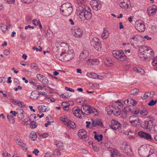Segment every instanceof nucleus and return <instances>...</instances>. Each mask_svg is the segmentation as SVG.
I'll use <instances>...</instances> for the list:
<instances>
[{
  "instance_id": "4d7b16f0",
  "label": "nucleus",
  "mask_w": 157,
  "mask_h": 157,
  "mask_svg": "<svg viewBox=\"0 0 157 157\" xmlns=\"http://www.w3.org/2000/svg\"><path fill=\"white\" fill-rule=\"evenodd\" d=\"M20 37L22 40H24L26 38V35L23 32H22L20 34Z\"/></svg>"
},
{
  "instance_id": "37998d69",
  "label": "nucleus",
  "mask_w": 157,
  "mask_h": 157,
  "mask_svg": "<svg viewBox=\"0 0 157 157\" xmlns=\"http://www.w3.org/2000/svg\"><path fill=\"white\" fill-rule=\"evenodd\" d=\"M30 128H34L36 127L37 125H36V123L34 121H31L30 123Z\"/></svg>"
},
{
  "instance_id": "4be33fe9",
  "label": "nucleus",
  "mask_w": 157,
  "mask_h": 157,
  "mask_svg": "<svg viewBox=\"0 0 157 157\" xmlns=\"http://www.w3.org/2000/svg\"><path fill=\"white\" fill-rule=\"evenodd\" d=\"M61 105L63 107V109L65 111H67L69 109L70 104L67 101L63 102L61 104Z\"/></svg>"
},
{
  "instance_id": "680f3d73",
  "label": "nucleus",
  "mask_w": 157,
  "mask_h": 157,
  "mask_svg": "<svg viewBox=\"0 0 157 157\" xmlns=\"http://www.w3.org/2000/svg\"><path fill=\"white\" fill-rule=\"evenodd\" d=\"M1 30L2 32H5L6 30L8 28L7 27H6L5 26H1Z\"/></svg>"
},
{
  "instance_id": "6ab92c4d",
  "label": "nucleus",
  "mask_w": 157,
  "mask_h": 157,
  "mask_svg": "<svg viewBox=\"0 0 157 157\" xmlns=\"http://www.w3.org/2000/svg\"><path fill=\"white\" fill-rule=\"evenodd\" d=\"M104 63L107 67L112 66L113 65V61L110 58H105L104 59Z\"/></svg>"
},
{
  "instance_id": "09e8293b",
  "label": "nucleus",
  "mask_w": 157,
  "mask_h": 157,
  "mask_svg": "<svg viewBox=\"0 0 157 157\" xmlns=\"http://www.w3.org/2000/svg\"><path fill=\"white\" fill-rule=\"evenodd\" d=\"M149 92H146L144 93V95L141 96V98L143 99H145L148 98Z\"/></svg>"
},
{
  "instance_id": "0e129e2a",
  "label": "nucleus",
  "mask_w": 157,
  "mask_h": 157,
  "mask_svg": "<svg viewBox=\"0 0 157 157\" xmlns=\"http://www.w3.org/2000/svg\"><path fill=\"white\" fill-rule=\"evenodd\" d=\"M39 151L37 149H35L33 151V154H34L36 155H38V153H39Z\"/></svg>"
},
{
  "instance_id": "f3484780",
  "label": "nucleus",
  "mask_w": 157,
  "mask_h": 157,
  "mask_svg": "<svg viewBox=\"0 0 157 157\" xmlns=\"http://www.w3.org/2000/svg\"><path fill=\"white\" fill-rule=\"evenodd\" d=\"M90 105H82L81 107V110L83 111V113L86 115H89Z\"/></svg>"
},
{
  "instance_id": "9b49d317",
  "label": "nucleus",
  "mask_w": 157,
  "mask_h": 157,
  "mask_svg": "<svg viewBox=\"0 0 157 157\" xmlns=\"http://www.w3.org/2000/svg\"><path fill=\"white\" fill-rule=\"evenodd\" d=\"M83 32L82 30L78 28H75L72 32L73 34L77 38H80L82 35Z\"/></svg>"
},
{
  "instance_id": "2f4dec72",
  "label": "nucleus",
  "mask_w": 157,
  "mask_h": 157,
  "mask_svg": "<svg viewBox=\"0 0 157 157\" xmlns=\"http://www.w3.org/2000/svg\"><path fill=\"white\" fill-rule=\"evenodd\" d=\"M86 132L85 129H81L79 131L78 135V136L80 137L84 135V134H86Z\"/></svg>"
},
{
  "instance_id": "9d476101",
  "label": "nucleus",
  "mask_w": 157,
  "mask_h": 157,
  "mask_svg": "<svg viewBox=\"0 0 157 157\" xmlns=\"http://www.w3.org/2000/svg\"><path fill=\"white\" fill-rule=\"evenodd\" d=\"M72 112L74 115L79 118L82 117L81 115L84 113L83 111H82L81 109L80 110L78 107L76 106L73 109Z\"/></svg>"
},
{
  "instance_id": "a878e982",
  "label": "nucleus",
  "mask_w": 157,
  "mask_h": 157,
  "mask_svg": "<svg viewBox=\"0 0 157 157\" xmlns=\"http://www.w3.org/2000/svg\"><path fill=\"white\" fill-rule=\"evenodd\" d=\"M139 37L138 35H134L131 38L132 40H131V44L132 45H133L134 43H136L137 42L138 38Z\"/></svg>"
},
{
  "instance_id": "72a5a7b5",
  "label": "nucleus",
  "mask_w": 157,
  "mask_h": 157,
  "mask_svg": "<svg viewBox=\"0 0 157 157\" xmlns=\"http://www.w3.org/2000/svg\"><path fill=\"white\" fill-rule=\"evenodd\" d=\"M112 109L111 108V107L110 108L109 106H107L105 108V111L107 112L108 114L109 115H111L112 114V112L113 111Z\"/></svg>"
},
{
  "instance_id": "a19ab883",
  "label": "nucleus",
  "mask_w": 157,
  "mask_h": 157,
  "mask_svg": "<svg viewBox=\"0 0 157 157\" xmlns=\"http://www.w3.org/2000/svg\"><path fill=\"white\" fill-rule=\"evenodd\" d=\"M53 155H54L59 156L61 155V153L58 149H56L54 151Z\"/></svg>"
},
{
  "instance_id": "5fc2aeb1",
  "label": "nucleus",
  "mask_w": 157,
  "mask_h": 157,
  "mask_svg": "<svg viewBox=\"0 0 157 157\" xmlns=\"http://www.w3.org/2000/svg\"><path fill=\"white\" fill-rule=\"evenodd\" d=\"M34 0H22V1L25 3L29 4L33 2Z\"/></svg>"
},
{
  "instance_id": "39448f33",
  "label": "nucleus",
  "mask_w": 157,
  "mask_h": 157,
  "mask_svg": "<svg viewBox=\"0 0 157 157\" xmlns=\"http://www.w3.org/2000/svg\"><path fill=\"white\" fill-rule=\"evenodd\" d=\"M135 27L140 32H144L145 28L144 22L141 20H138L136 22Z\"/></svg>"
},
{
  "instance_id": "f257e3e1",
  "label": "nucleus",
  "mask_w": 157,
  "mask_h": 157,
  "mask_svg": "<svg viewBox=\"0 0 157 157\" xmlns=\"http://www.w3.org/2000/svg\"><path fill=\"white\" fill-rule=\"evenodd\" d=\"M61 47L64 49L63 51L57 57L62 61H69L73 59L75 56V53L73 49L67 45L66 43H61Z\"/></svg>"
},
{
  "instance_id": "a211bd4d",
  "label": "nucleus",
  "mask_w": 157,
  "mask_h": 157,
  "mask_svg": "<svg viewBox=\"0 0 157 157\" xmlns=\"http://www.w3.org/2000/svg\"><path fill=\"white\" fill-rule=\"evenodd\" d=\"M101 4L99 2L96 1H94L92 7L94 10L97 11L101 9Z\"/></svg>"
},
{
  "instance_id": "6e6552de",
  "label": "nucleus",
  "mask_w": 157,
  "mask_h": 157,
  "mask_svg": "<svg viewBox=\"0 0 157 157\" xmlns=\"http://www.w3.org/2000/svg\"><path fill=\"white\" fill-rule=\"evenodd\" d=\"M138 135L141 138L150 141L152 140V138L151 135L148 133H146L142 131L138 132Z\"/></svg>"
},
{
  "instance_id": "c9c22d12",
  "label": "nucleus",
  "mask_w": 157,
  "mask_h": 157,
  "mask_svg": "<svg viewBox=\"0 0 157 157\" xmlns=\"http://www.w3.org/2000/svg\"><path fill=\"white\" fill-rule=\"evenodd\" d=\"M140 53H139L138 55L140 58L142 59H143L145 60L146 59V57L145 56V54L144 53L143 51H140Z\"/></svg>"
},
{
  "instance_id": "864d4df0",
  "label": "nucleus",
  "mask_w": 157,
  "mask_h": 157,
  "mask_svg": "<svg viewBox=\"0 0 157 157\" xmlns=\"http://www.w3.org/2000/svg\"><path fill=\"white\" fill-rule=\"evenodd\" d=\"M10 100L13 104L16 105L18 104V102H19V101L15 100L13 99H10Z\"/></svg>"
},
{
  "instance_id": "423d86ee",
  "label": "nucleus",
  "mask_w": 157,
  "mask_h": 157,
  "mask_svg": "<svg viewBox=\"0 0 157 157\" xmlns=\"http://www.w3.org/2000/svg\"><path fill=\"white\" fill-rule=\"evenodd\" d=\"M120 1L119 5L121 8L126 10L131 7L130 2L129 0H121Z\"/></svg>"
},
{
  "instance_id": "c85d7f7f",
  "label": "nucleus",
  "mask_w": 157,
  "mask_h": 157,
  "mask_svg": "<svg viewBox=\"0 0 157 157\" xmlns=\"http://www.w3.org/2000/svg\"><path fill=\"white\" fill-rule=\"evenodd\" d=\"M94 138L96 140H97L98 142H99L102 140L103 136L101 134L98 135L96 133L94 135Z\"/></svg>"
},
{
  "instance_id": "4468645a",
  "label": "nucleus",
  "mask_w": 157,
  "mask_h": 157,
  "mask_svg": "<svg viewBox=\"0 0 157 157\" xmlns=\"http://www.w3.org/2000/svg\"><path fill=\"white\" fill-rule=\"evenodd\" d=\"M111 124L110 127L114 130H116L120 128V124L117 121L113 120L111 122Z\"/></svg>"
},
{
  "instance_id": "f8f14e48",
  "label": "nucleus",
  "mask_w": 157,
  "mask_h": 157,
  "mask_svg": "<svg viewBox=\"0 0 157 157\" xmlns=\"http://www.w3.org/2000/svg\"><path fill=\"white\" fill-rule=\"evenodd\" d=\"M121 147L123 151L125 152H128L129 150L131 151L130 145L125 142H123L121 144Z\"/></svg>"
},
{
  "instance_id": "dca6fc26",
  "label": "nucleus",
  "mask_w": 157,
  "mask_h": 157,
  "mask_svg": "<svg viewBox=\"0 0 157 157\" xmlns=\"http://www.w3.org/2000/svg\"><path fill=\"white\" fill-rule=\"evenodd\" d=\"M89 52L86 49L83 50L81 53L79 58L81 60H83L86 58L88 56Z\"/></svg>"
},
{
  "instance_id": "69168bd1",
  "label": "nucleus",
  "mask_w": 157,
  "mask_h": 157,
  "mask_svg": "<svg viewBox=\"0 0 157 157\" xmlns=\"http://www.w3.org/2000/svg\"><path fill=\"white\" fill-rule=\"evenodd\" d=\"M65 89L66 90L69 91H70L71 92H74L75 91L73 89L67 87H65Z\"/></svg>"
},
{
  "instance_id": "774afa93",
  "label": "nucleus",
  "mask_w": 157,
  "mask_h": 157,
  "mask_svg": "<svg viewBox=\"0 0 157 157\" xmlns=\"http://www.w3.org/2000/svg\"><path fill=\"white\" fill-rule=\"evenodd\" d=\"M10 53V52L9 51V50H5L4 51V54L6 55V56H7L8 55H9Z\"/></svg>"
},
{
  "instance_id": "bf43d9fd",
  "label": "nucleus",
  "mask_w": 157,
  "mask_h": 157,
  "mask_svg": "<svg viewBox=\"0 0 157 157\" xmlns=\"http://www.w3.org/2000/svg\"><path fill=\"white\" fill-rule=\"evenodd\" d=\"M153 122L152 121L150 120L148 121L147 123L145 122V124L149 126L150 127L152 125Z\"/></svg>"
},
{
  "instance_id": "79ce46f5",
  "label": "nucleus",
  "mask_w": 157,
  "mask_h": 157,
  "mask_svg": "<svg viewBox=\"0 0 157 157\" xmlns=\"http://www.w3.org/2000/svg\"><path fill=\"white\" fill-rule=\"evenodd\" d=\"M139 91V90L137 88L134 89L132 90V94L133 95H136L138 94Z\"/></svg>"
},
{
  "instance_id": "338daca9",
  "label": "nucleus",
  "mask_w": 157,
  "mask_h": 157,
  "mask_svg": "<svg viewBox=\"0 0 157 157\" xmlns=\"http://www.w3.org/2000/svg\"><path fill=\"white\" fill-rule=\"evenodd\" d=\"M111 143L109 142H107L105 143V147L107 148H110V147Z\"/></svg>"
},
{
  "instance_id": "49530a36",
  "label": "nucleus",
  "mask_w": 157,
  "mask_h": 157,
  "mask_svg": "<svg viewBox=\"0 0 157 157\" xmlns=\"http://www.w3.org/2000/svg\"><path fill=\"white\" fill-rule=\"evenodd\" d=\"M152 64L153 66H157V56L155 57L153 59L152 62Z\"/></svg>"
},
{
  "instance_id": "2eb2a0df",
  "label": "nucleus",
  "mask_w": 157,
  "mask_h": 157,
  "mask_svg": "<svg viewBox=\"0 0 157 157\" xmlns=\"http://www.w3.org/2000/svg\"><path fill=\"white\" fill-rule=\"evenodd\" d=\"M129 121L131 124H137L139 123V120L137 116L136 115H133L130 117Z\"/></svg>"
},
{
  "instance_id": "7c9ffc66",
  "label": "nucleus",
  "mask_w": 157,
  "mask_h": 157,
  "mask_svg": "<svg viewBox=\"0 0 157 157\" xmlns=\"http://www.w3.org/2000/svg\"><path fill=\"white\" fill-rule=\"evenodd\" d=\"M31 67L35 70L37 71H39L40 69L39 68L38 65L35 63H33L30 64Z\"/></svg>"
},
{
  "instance_id": "bb28decb",
  "label": "nucleus",
  "mask_w": 157,
  "mask_h": 157,
  "mask_svg": "<svg viewBox=\"0 0 157 157\" xmlns=\"http://www.w3.org/2000/svg\"><path fill=\"white\" fill-rule=\"evenodd\" d=\"M133 71L141 74H144V70L141 68L137 67H134L133 68Z\"/></svg>"
},
{
  "instance_id": "f03ea898",
  "label": "nucleus",
  "mask_w": 157,
  "mask_h": 157,
  "mask_svg": "<svg viewBox=\"0 0 157 157\" xmlns=\"http://www.w3.org/2000/svg\"><path fill=\"white\" fill-rule=\"evenodd\" d=\"M76 13L78 17L81 19L89 20L92 17V15L90 10H86L82 6H78L76 7Z\"/></svg>"
},
{
  "instance_id": "c03bdc74",
  "label": "nucleus",
  "mask_w": 157,
  "mask_h": 157,
  "mask_svg": "<svg viewBox=\"0 0 157 157\" xmlns=\"http://www.w3.org/2000/svg\"><path fill=\"white\" fill-rule=\"evenodd\" d=\"M156 102L157 100L154 101L153 100H152L148 103V105L150 106H153L155 105Z\"/></svg>"
},
{
  "instance_id": "6e6d98bb",
  "label": "nucleus",
  "mask_w": 157,
  "mask_h": 157,
  "mask_svg": "<svg viewBox=\"0 0 157 157\" xmlns=\"http://www.w3.org/2000/svg\"><path fill=\"white\" fill-rule=\"evenodd\" d=\"M121 113V112L120 111V109H118L117 111H116L113 114L115 116H118V115H120Z\"/></svg>"
},
{
  "instance_id": "473e14b6",
  "label": "nucleus",
  "mask_w": 157,
  "mask_h": 157,
  "mask_svg": "<svg viewBox=\"0 0 157 157\" xmlns=\"http://www.w3.org/2000/svg\"><path fill=\"white\" fill-rule=\"evenodd\" d=\"M7 118L10 123L12 124H14L15 123V120L14 117L12 116L7 115Z\"/></svg>"
},
{
  "instance_id": "3c124183",
  "label": "nucleus",
  "mask_w": 157,
  "mask_h": 157,
  "mask_svg": "<svg viewBox=\"0 0 157 157\" xmlns=\"http://www.w3.org/2000/svg\"><path fill=\"white\" fill-rule=\"evenodd\" d=\"M61 96L63 98H66L67 97H69L70 96L69 95V94L68 93H65L64 94H62L61 95Z\"/></svg>"
},
{
  "instance_id": "393cba45",
  "label": "nucleus",
  "mask_w": 157,
  "mask_h": 157,
  "mask_svg": "<svg viewBox=\"0 0 157 157\" xmlns=\"http://www.w3.org/2000/svg\"><path fill=\"white\" fill-rule=\"evenodd\" d=\"M86 75L89 78L93 79H96L97 78V75L94 73H87L86 74Z\"/></svg>"
},
{
  "instance_id": "f704fd0d",
  "label": "nucleus",
  "mask_w": 157,
  "mask_h": 157,
  "mask_svg": "<svg viewBox=\"0 0 157 157\" xmlns=\"http://www.w3.org/2000/svg\"><path fill=\"white\" fill-rule=\"evenodd\" d=\"M20 111L21 113L18 114L17 117L21 119H23L24 117V115L23 113L24 111L22 109H20Z\"/></svg>"
},
{
  "instance_id": "b1692460",
  "label": "nucleus",
  "mask_w": 157,
  "mask_h": 157,
  "mask_svg": "<svg viewBox=\"0 0 157 157\" xmlns=\"http://www.w3.org/2000/svg\"><path fill=\"white\" fill-rule=\"evenodd\" d=\"M65 125L71 129H73L75 127V124L73 122L68 120Z\"/></svg>"
},
{
  "instance_id": "ddd939ff",
  "label": "nucleus",
  "mask_w": 157,
  "mask_h": 157,
  "mask_svg": "<svg viewBox=\"0 0 157 157\" xmlns=\"http://www.w3.org/2000/svg\"><path fill=\"white\" fill-rule=\"evenodd\" d=\"M156 11H157V7L155 6H150L147 10L148 14L150 16H152L155 14Z\"/></svg>"
},
{
  "instance_id": "20e7f679",
  "label": "nucleus",
  "mask_w": 157,
  "mask_h": 157,
  "mask_svg": "<svg viewBox=\"0 0 157 157\" xmlns=\"http://www.w3.org/2000/svg\"><path fill=\"white\" fill-rule=\"evenodd\" d=\"M112 53L113 56L120 61H124L126 59V56L122 50L113 51Z\"/></svg>"
},
{
  "instance_id": "8fccbe9b",
  "label": "nucleus",
  "mask_w": 157,
  "mask_h": 157,
  "mask_svg": "<svg viewBox=\"0 0 157 157\" xmlns=\"http://www.w3.org/2000/svg\"><path fill=\"white\" fill-rule=\"evenodd\" d=\"M39 136L42 137L43 138H46L48 136V134L47 133H45L43 134H40Z\"/></svg>"
},
{
  "instance_id": "1a4fd4ad",
  "label": "nucleus",
  "mask_w": 157,
  "mask_h": 157,
  "mask_svg": "<svg viewBox=\"0 0 157 157\" xmlns=\"http://www.w3.org/2000/svg\"><path fill=\"white\" fill-rule=\"evenodd\" d=\"M140 51H143L146 57H150L147 54H151V56H153L154 55V52L152 50H149L147 49L146 46H144L141 47L139 49Z\"/></svg>"
},
{
  "instance_id": "603ef678",
  "label": "nucleus",
  "mask_w": 157,
  "mask_h": 157,
  "mask_svg": "<svg viewBox=\"0 0 157 157\" xmlns=\"http://www.w3.org/2000/svg\"><path fill=\"white\" fill-rule=\"evenodd\" d=\"M17 105L18 106L20 107H23L25 106L24 103L22 101H19V102H18Z\"/></svg>"
},
{
  "instance_id": "cd10ccee",
  "label": "nucleus",
  "mask_w": 157,
  "mask_h": 157,
  "mask_svg": "<svg viewBox=\"0 0 157 157\" xmlns=\"http://www.w3.org/2000/svg\"><path fill=\"white\" fill-rule=\"evenodd\" d=\"M30 137L31 140L34 141L36 139L37 136L34 132L32 131L30 133Z\"/></svg>"
},
{
  "instance_id": "5701e85b",
  "label": "nucleus",
  "mask_w": 157,
  "mask_h": 157,
  "mask_svg": "<svg viewBox=\"0 0 157 157\" xmlns=\"http://www.w3.org/2000/svg\"><path fill=\"white\" fill-rule=\"evenodd\" d=\"M99 61L98 59H93L88 60V63L90 65H98L99 64Z\"/></svg>"
},
{
  "instance_id": "a18cd8bd",
  "label": "nucleus",
  "mask_w": 157,
  "mask_h": 157,
  "mask_svg": "<svg viewBox=\"0 0 157 157\" xmlns=\"http://www.w3.org/2000/svg\"><path fill=\"white\" fill-rule=\"evenodd\" d=\"M60 120L61 121L63 122V124L65 125L67 124L66 123H67V122L68 121V120L67 119L65 118H63V117H60Z\"/></svg>"
},
{
  "instance_id": "de8ad7c7",
  "label": "nucleus",
  "mask_w": 157,
  "mask_h": 157,
  "mask_svg": "<svg viewBox=\"0 0 157 157\" xmlns=\"http://www.w3.org/2000/svg\"><path fill=\"white\" fill-rule=\"evenodd\" d=\"M41 82H42L44 85H47L49 83L48 78L46 77H45V78L43 79V81H42Z\"/></svg>"
},
{
  "instance_id": "e433bc0d",
  "label": "nucleus",
  "mask_w": 157,
  "mask_h": 157,
  "mask_svg": "<svg viewBox=\"0 0 157 157\" xmlns=\"http://www.w3.org/2000/svg\"><path fill=\"white\" fill-rule=\"evenodd\" d=\"M111 108L112 109V113L115 112V111H117L118 109H120V107H116L115 105H113L111 106Z\"/></svg>"
},
{
  "instance_id": "aec40b11",
  "label": "nucleus",
  "mask_w": 157,
  "mask_h": 157,
  "mask_svg": "<svg viewBox=\"0 0 157 157\" xmlns=\"http://www.w3.org/2000/svg\"><path fill=\"white\" fill-rule=\"evenodd\" d=\"M109 33L106 28L103 29V32L101 34V38L103 39H107L109 36Z\"/></svg>"
},
{
  "instance_id": "7ed1b4c3",
  "label": "nucleus",
  "mask_w": 157,
  "mask_h": 157,
  "mask_svg": "<svg viewBox=\"0 0 157 157\" xmlns=\"http://www.w3.org/2000/svg\"><path fill=\"white\" fill-rule=\"evenodd\" d=\"M60 10L63 16H68L72 13L73 8L71 4L66 3L61 5Z\"/></svg>"
},
{
  "instance_id": "58836bf2",
  "label": "nucleus",
  "mask_w": 157,
  "mask_h": 157,
  "mask_svg": "<svg viewBox=\"0 0 157 157\" xmlns=\"http://www.w3.org/2000/svg\"><path fill=\"white\" fill-rule=\"evenodd\" d=\"M121 117L123 118H126L127 117V112L124 110L120 115Z\"/></svg>"
},
{
  "instance_id": "13d9d810",
  "label": "nucleus",
  "mask_w": 157,
  "mask_h": 157,
  "mask_svg": "<svg viewBox=\"0 0 157 157\" xmlns=\"http://www.w3.org/2000/svg\"><path fill=\"white\" fill-rule=\"evenodd\" d=\"M148 113L147 111L146 110H142L140 112V114L141 115L143 116H145L147 115Z\"/></svg>"
},
{
  "instance_id": "412c9836",
  "label": "nucleus",
  "mask_w": 157,
  "mask_h": 157,
  "mask_svg": "<svg viewBox=\"0 0 157 157\" xmlns=\"http://www.w3.org/2000/svg\"><path fill=\"white\" fill-rule=\"evenodd\" d=\"M92 124L94 127L97 126H102V123L101 121L98 120H92Z\"/></svg>"
},
{
  "instance_id": "0eeeda50",
  "label": "nucleus",
  "mask_w": 157,
  "mask_h": 157,
  "mask_svg": "<svg viewBox=\"0 0 157 157\" xmlns=\"http://www.w3.org/2000/svg\"><path fill=\"white\" fill-rule=\"evenodd\" d=\"M93 42L94 44V47L97 51H100L101 49V43L99 40V39L96 37L94 38L93 39Z\"/></svg>"
},
{
  "instance_id": "052dcab7",
  "label": "nucleus",
  "mask_w": 157,
  "mask_h": 157,
  "mask_svg": "<svg viewBox=\"0 0 157 157\" xmlns=\"http://www.w3.org/2000/svg\"><path fill=\"white\" fill-rule=\"evenodd\" d=\"M39 47L40 48V49H39L38 48H36V47H34L33 48V50H35V49H36V51L37 52V51H39V52L42 51V47H40V46H39Z\"/></svg>"
},
{
  "instance_id": "4c0bfd02",
  "label": "nucleus",
  "mask_w": 157,
  "mask_h": 157,
  "mask_svg": "<svg viewBox=\"0 0 157 157\" xmlns=\"http://www.w3.org/2000/svg\"><path fill=\"white\" fill-rule=\"evenodd\" d=\"M36 77L41 82L43 81L44 78H45L44 76L40 74H37Z\"/></svg>"
},
{
  "instance_id": "e2e57ef3",
  "label": "nucleus",
  "mask_w": 157,
  "mask_h": 157,
  "mask_svg": "<svg viewBox=\"0 0 157 157\" xmlns=\"http://www.w3.org/2000/svg\"><path fill=\"white\" fill-rule=\"evenodd\" d=\"M33 23L36 26L38 25V21L35 19H34L33 20Z\"/></svg>"
},
{
  "instance_id": "c756f323",
  "label": "nucleus",
  "mask_w": 157,
  "mask_h": 157,
  "mask_svg": "<svg viewBox=\"0 0 157 157\" xmlns=\"http://www.w3.org/2000/svg\"><path fill=\"white\" fill-rule=\"evenodd\" d=\"M38 108L40 110L43 112H45L48 110L47 107L44 105H39Z\"/></svg>"
},
{
  "instance_id": "ea45409f",
  "label": "nucleus",
  "mask_w": 157,
  "mask_h": 157,
  "mask_svg": "<svg viewBox=\"0 0 157 157\" xmlns=\"http://www.w3.org/2000/svg\"><path fill=\"white\" fill-rule=\"evenodd\" d=\"M96 112L98 113V111L96 110V109L94 108L93 107H91L90 106V112H89V115L91 113H94Z\"/></svg>"
}]
</instances>
